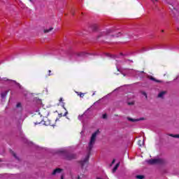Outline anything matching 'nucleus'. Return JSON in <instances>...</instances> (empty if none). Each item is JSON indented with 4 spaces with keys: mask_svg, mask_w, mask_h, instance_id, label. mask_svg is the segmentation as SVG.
I'll use <instances>...</instances> for the list:
<instances>
[{
    "mask_svg": "<svg viewBox=\"0 0 179 179\" xmlns=\"http://www.w3.org/2000/svg\"><path fill=\"white\" fill-rule=\"evenodd\" d=\"M97 135H100L99 129H98L97 131H96L94 133L92 134L88 147L87 148L88 153L85 157V158L84 159V160L80 161V162L82 168V171H83V173L86 171V168L89 164V157H90V151L92 150V149H93V146L94 145V143H96V138L97 137Z\"/></svg>",
    "mask_w": 179,
    "mask_h": 179,
    "instance_id": "nucleus-1",
    "label": "nucleus"
},
{
    "mask_svg": "<svg viewBox=\"0 0 179 179\" xmlns=\"http://www.w3.org/2000/svg\"><path fill=\"white\" fill-rule=\"evenodd\" d=\"M60 153L65 155V158L67 160H72V159H76V155L69 153L66 150H61Z\"/></svg>",
    "mask_w": 179,
    "mask_h": 179,
    "instance_id": "nucleus-2",
    "label": "nucleus"
},
{
    "mask_svg": "<svg viewBox=\"0 0 179 179\" xmlns=\"http://www.w3.org/2000/svg\"><path fill=\"white\" fill-rule=\"evenodd\" d=\"M147 163H148V164H164L166 161L164 159L159 158L148 160Z\"/></svg>",
    "mask_w": 179,
    "mask_h": 179,
    "instance_id": "nucleus-3",
    "label": "nucleus"
},
{
    "mask_svg": "<svg viewBox=\"0 0 179 179\" xmlns=\"http://www.w3.org/2000/svg\"><path fill=\"white\" fill-rule=\"evenodd\" d=\"M36 118H38V121L34 122V125H38L41 122H43L44 119L43 118V117H44V114L39 112L38 113V115H36Z\"/></svg>",
    "mask_w": 179,
    "mask_h": 179,
    "instance_id": "nucleus-4",
    "label": "nucleus"
},
{
    "mask_svg": "<svg viewBox=\"0 0 179 179\" xmlns=\"http://www.w3.org/2000/svg\"><path fill=\"white\" fill-rule=\"evenodd\" d=\"M169 9H171V10H172V12H173V13H176V12L179 13V6H178L176 7V5L171 4L170 6H169Z\"/></svg>",
    "mask_w": 179,
    "mask_h": 179,
    "instance_id": "nucleus-5",
    "label": "nucleus"
},
{
    "mask_svg": "<svg viewBox=\"0 0 179 179\" xmlns=\"http://www.w3.org/2000/svg\"><path fill=\"white\" fill-rule=\"evenodd\" d=\"M61 171H62V169L57 168L53 171L52 173V176H55L56 174H59L61 173Z\"/></svg>",
    "mask_w": 179,
    "mask_h": 179,
    "instance_id": "nucleus-6",
    "label": "nucleus"
},
{
    "mask_svg": "<svg viewBox=\"0 0 179 179\" xmlns=\"http://www.w3.org/2000/svg\"><path fill=\"white\" fill-rule=\"evenodd\" d=\"M76 55L77 57H86V55H87V53H86L85 52H81L76 53Z\"/></svg>",
    "mask_w": 179,
    "mask_h": 179,
    "instance_id": "nucleus-7",
    "label": "nucleus"
},
{
    "mask_svg": "<svg viewBox=\"0 0 179 179\" xmlns=\"http://www.w3.org/2000/svg\"><path fill=\"white\" fill-rule=\"evenodd\" d=\"M127 120L129 121H131V122H136L138 121H141V120H143V119H132L131 117H127Z\"/></svg>",
    "mask_w": 179,
    "mask_h": 179,
    "instance_id": "nucleus-8",
    "label": "nucleus"
},
{
    "mask_svg": "<svg viewBox=\"0 0 179 179\" xmlns=\"http://www.w3.org/2000/svg\"><path fill=\"white\" fill-rule=\"evenodd\" d=\"M105 55L106 57H108L109 58H112L113 59H115V58H117V56H115L114 55H110V53H106Z\"/></svg>",
    "mask_w": 179,
    "mask_h": 179,
    "instance_id": "nucleus-9",
    "label": "nucleus"
},
{
    "mask_svg": "<svg viewBox=\"0 0 179 179\" xmlns=\"http://www.w3.org/2000/svg\"><path fill=\"white\" fill-rule=\"evenodd\" d=\"M8 93H9V90L4 91L3 92L1 93V99H5L6 96L8 95Z\"/></svg>",
    "mask_w": 179,
    "mask_h": 179,
    "instance_id": "nucleus-10",
    "label": "nucleus"
},
{
    "mask_svg": "<svg viewBox=\"0 0 179 179\" xmlns=\"http://www.w3.org/2000/svg\"><path fill=\"white\" fill-rule=\"evenodd\" d=\"M148 78L150 80H153L154 82H157V83H160V80H156V78H155L152 76H150Z\"/></svg>",
    "mask_w": 179,
    "mask_h": 179,
    "instance_id": "nucleus-11",
    "label": "nucleus"
},
{
    "mask_svg": "<svg viewBox=\"0 0 179 179\" xmlns=\"http://www.w3.org/2000/svg\"><path fill=\"white\" fill-rule=\"evenodd\" d=\"M164 94H166V91H162L158 94V97L162 99L163 98V96H164Z\"/></svg>",
    "mask_w": 179,
    "mask_h": 179,
    "instance_id": "nucleus-12",
    "label": "nucleus"
},
{
    "mask_svg": "<svg viewBox=\"0 0 179 179\" xmlns=\"http://www.w3.org/2000/svg\"><path fill=\"white\" fill-rule=\"evenodd\" d=\"M120 167V163H117L113 169V173H115L117 171V169Z\"/></svg>",
    "mask_w": 179,
    "mask_h": 179,
    "instance_id": "nucleus-13",
    "label": "nucleus"
},
{
    "mask_svg": "<svg viewBox=\"0 0 179 179\" xmlns=\"http://www.w3.org/2000/svg\"><path fill=\"white\" fill-rule=\"evenodd\" d=\"M10 153H11V155H13V156L15 159H17V160H19V157H17V156L16 155V153H15V152L10 151Z\"/></svg>",
    "mask_w": 179,
    "mask_h": 179,
    "instance_id": "nucleus-14",
    "label": "nucleus"
},
{
    "mask_svg": "<svg viewBox=\"0 0 179 179\" xmlns=\"http://www.w3.org/2000/svg\"><path fill=\"white\" fill-rule=\"evenodd\" d=\"M42 123L43 125H45L46 127H48V125H52L51 123H50V122H45L44 120Z\"/></svg>",
    "mask_w": 179,
    "mask_h": 179,
    "instance_id": "nucleus-15",
    "label": "nucleus"
},
{
    "mask_svg": "<svg viewBox=\"0 0 179 179\" xmlns=\"http://www.w3.org/2000/svg\"><path fill=\"white\" fill-rule=\"evenodd\" d=\"M54 28L51 27L49 29H45L44 30V33H50V31H51V30H53Z\"/></svg>",
    "mask_w": 179,
    "mask_h": 179,
    "instance_id": "nucleus-16",
    "label": "nucleus"
},
{
    "mask_svg": "<svg viewBox=\"0 0 179 179\" xmlns=\"http://www.w3.org/2000/svg\"><path fill=\"white\" fill-rule=\"evenodd\" d=\"M169 136H172V138H179V134H170Z\"/></svg>",
    "mask_w": 179,
    "mask_h": 179,
    "instance_id": "nucleus-17",
    "label": "nucleus"
},
{
    "mask_svg": "<svg viewBox=\"0 0 179 179\" xmlns=\"http://www.w3.org/2000/svg\"><path fill=\"white\" fill-rule=\"evenodd\" d=\"M136 178H138V179H144L145 176L138 175V176H136Z\"/></svg>",
    "mask_w": 179,
    "mask_h": 179,
    "instance_id": "nucleus-18",
    "label": "nucleus"
},
{
    "mask_svg": "<svg viewBox=\"0 0 179 179\" xmlns=\"http://www.w3.org/2000/svg\"><path fill=\"white\" fill-rule=\"evenodd\" d=\"M83 177H84L83 174V175H78L76 179H82V178H83Z\"/></svg>",
    "mask_w": 179,
    "mask_h": 179,
    "instance_id": "nucleus-19",
    "label": "nucleus"
},
{
    "mask_svg": "<svg viewBox=\"0 0 179 179\" xmlns=\"http://www.w3.org/2000/svg\"><path fill=\"white\" fill-rule=\"evenodd\" d=\"M83 117V115H79L78 118V120H79L80 121H82V117Z\"/></svg>",
    "mask_w": 179,
    "mask_h": 179,
    "instance_id": "nucleus-20",
    "label": "nucleus"
},
{
    "mask_svg": "<svg viewBox=\"0 0 179 179\" xmlns=\"http://www.w3.org/2000/svg\"><path fill=\"white\" fill-rule=\"evenodd\" d=\"M142 94H143V96H145L146 99L148 98V94H146V92H143Z\"/></svg>",
    "mask_w": 179,
    "mask_h": 179,
    "instance_id": "nucleus-21",
    "label": "nucleus"
},
{
    "mask_svg": "<svg viewBox=\"0 0 179 179\" xmlns=\"http://www.w3.org/2000/svg\"><path fill=\"white\" fill-rule=\"evenodd\" d=\"M102 118H103V120H106L107 118V114H103L102 115Z\"/></svg>",
    "mask_w": 179,
    "mask_h": 179,
    "instance_id": "nucleus-22",
    "label": "nucleus"
},
{
    "mask_svg": "<svg viewBox=\"0 0 179 179\" xmlns=\"http://www.w3.org/2000/svg\"><path fill=\"white\" fill-rule=\"evenodd\" d=\"M158 0H151V1L152 2V3H154V5H156V2H157Z\"/></svg>",
    "mask_w": 179,
    "mask_h": 179,
    "instance_id": "nucleus-23",
    "label": "nucleus"
},
{
    "mask_svg": "<svg viewBox=\"0 0 179 179\" xmlns=\"http://www.w3.org/2000/svg\"><path fill=\"white\" fill-rule=\"evenodd\" d=\"M19 107H22V103H18L17 104V108H19Z\"/></svg>",
    "mask_w": 179,
    "mask_h": 179,
    "instance_id": "nucleus-24",
    "label": "nucleus"
},
{
    "mask_svg": "<svg viewBox=\"0 0 179 179\" xmlns=\"http://www.w3.org/2000/svg\"><path fill=\"white\" fill-rule=\"evenodd\" d=\"M84 96H85V94H83V93H81V94H80V97H81V98H83Z\"/></svg>",
    "mask_w": 179,
    "mask_h": 179,
    "instance_id": "nucleus-25",
    "label": "nucleus"
},
{
    "mask_svg": "<svg viewBox=\"0 0 179 179\" xmlns=\"http://www.w3.org/2000/svg\"><path fill=\"white\" fill-rule=\"evenodd\" d=\"M128 104H129V106H132V105H134V102H129Z\"/></svg>",
    "mask_w": 179,
    "mask_h": 179,
    "instance_id": "nucleus-26",
    "label": "nucleus"
},
{
    "mask_svg": "<svg viewBox=\"0 0 179 179\" xmlns=\"http://www.w3.org/2000/svg\"><path fill=\"white\" fill-rule=\"evenodd\" d=\"M66 115H68V111H66L64 115V117H66Z\"/></svg>",
    "mask_w": 179,
    "mask_h": 179,
    "instance_id": "nucleus-27",
    "label": "nucleus"
},
{
    "mask_svg": "<svg viewBox=\"0 0 179 179\" xmlns=\"http://www.w3.org/2000/svg\"><path fill=\"white\" fill-rule=\"evenodd\" d=\"M115 163V159H113V161H112V164H114Z\"/></svg>",
    "mask_w": 179,
    "mask_h": 179,
    "instance_id": "nucleus-28",
    "label": "nucleus"
},
{
    "mask_svg": "<svg viewBox=\"0 0 179 179\" xmlns=\"http://www.w3.org/2000/svg\"><path fill=\"white\" fill-rule=\"evenodd\" d=\"M17 85L18 86H20V89H22V87L20 86V84L17 83Z\"/></svg>",
    "mask_w": 179,
    "mask_h": 179,
    "instance_id": "nucleus-29",
    "label": "nucleus"
},
{
    "mask_svg": "<svg viewBox=\"0 0 179 179\" xmlns=\"http://www.w3.org/2000/svg\"><path fill=\"white\" fill-rule=\"evenodd\" d=\"M62 107H63V108H64V110H66V108H65V106H64V105H63Z\"/></svg>",
    "mask_w": 179,
    "mask_h": 179,
    "instance_id": "nucleus-30",
    "label": "nucleus"
},
{
    "mask_svg": "<svg viewBox=\"0 0 179 179\" xmlns=\"http://www.w3.org/2000/svg\"><path fill=\"white\" fill-rule=\"evenodd\" d=\"M59 117H62V113L59 114Z\"/></svg>",
    "mask_w": 179,
    "mask_h": 179,
    "instance_id": "nucleus-31",
    "label": "nucleus"
},
{
    "mask_svg": "<svg viewBox=\"0 0 179 179\" xmlns=\"http://www.w3.org/2000/svg\"><path fill=\"white\" fill-rule=\"evenodd\" d=\"M59 101H62V98H60Z\"/></svg>",
    "mask_w": 179,
    "mask_h": 179,
    "instance_id": "nucleus-32",
    "label": "nucleus"
},
{
    "mask_svg": "<svg viewBox=\"0 0 179 179\" xmlns=\"http://www.w3.org/2000/svg\"><path fill=\"white\" fill-rule=\"evenodd\" d=\"M108 33H111V30H109V31H108Z\"/></svg>",
    "mask_w": 179,
    "mask_h": 179,
    "instance_id": "nucleus-33",
    "label": "nucleus"
},
{
    "mask_svg": "<svg viewBox=\"0 0 179 179\" xmlns=\"http://www.w3.org/2000/svg\"><path fill=\"white\" fill-rule=\"evenodd\" d=\"M143 51H146V49L143 48Z\"/></svg>",
    "mask_w": 179,
    "mask_h": 179,
    "instance_id": "nucleus-34",
    "label": "nucleus"
},
{
    "mask_svg": "<svg viewBox=\"0 0 179 179\" xmlns=\"http://www.w3.org/2000/svg\"><path fill=\"white\" fill-rule=\"evenodd\" d=\"M94 94H96V92H94L93 94H92V96H94Z\"/></svg>",
    "mask_w": 179,
    "mask_h": 179,
    "instance_id": "nucleus-35",
    "label": "nucleus"
},
{
    "mask_svg": "<svg viewBox=\"0 0 179 179\" xmlns=\"http://www.w3.org/2000/svg\"><path fill=\"white\" fill-rule=\"evenodd\" d=\"M61 179H64V176H62Z\"/></svg>",
    "mask_w": 179,
    "mask_h": 179,
    "instance_id": "nucleus-36",
    "label": "nucleus"
},
{
    "mask_svg": "<svg viewBox=\"0 0 179 179\" xmlns=\"http://www.w3.org/2000/svg\"><path fill=\"white\" fill-rule=\"evenodd\" d=\"M3 80H8L6 78H3Z\"/></svg>",
    "mask_w": 179,
    "mask_h": 179,
    "instance_id": "nucleus-37",
    "label": "nucleus"
},
{
    "mask_svg": "<svg viewBox=\"0 0 179 179\" xmlns=\"http://www.w3.org/2000/svg\"><path fill=\"white\" fill-rule=\"evenodd\" d=\"M49 73H51V71H50V70H49Z\"/></svg>",
    "mask_w": 179,
    "mask_h": 179,
    "instance_id": "nucleus-38",
    "label": "nucleus"
},
{
    "mask_svg": "<svg viewBox=\"0 0 179 179\" xmlns=\"http://www.w3.org/2000/svg\"><path fill=\"white\" fill-rule=\"evenodd\" d=\"M122 73V75H124V76H125V74H124L123 73Z\"/></svg>",
    "mask_w": 179,
    "mask_h": 179,
    "instance_id": "nucleus-39",
    "label": "nucleus"
},
{
    "mask_svg": "<svg viewBox=\"0 0 179 179\" xmlns=\"http://www.w3.org/2000/svg\"><path fill=\"white\" fill-rule=\"evenodd\" d=\"M131 62H134V61H131Z\"/></svg>",
    "mask_w": 179,
    "mask_h": 179,
    "instance_id": "nucleus-40",
    "label": "nucleus"
},
{
    "mask_svg": "<svg viewBox=\"0 0 179 179\" xmlns=\"http://www.w3.org/2000/svg\"><path fill=\"white\" fill-rule=\"evenodd\" d=\"M0 80H2V79L0 78Z\"/></svg>",
    "mask_w": 179,
    "mask_h": 179,
    "instance_id": "nucleus-41",
    "label": "nucleus"
},
{
    "mask_svg": "<svg viewBox=\"0 0 179 179\" xmlns=\"http://www.w3.org/2000/svg\"><path fill=\"white\" fill-rule=\"evenodd\" d=\"M31 2V0H29Z\"/></svg>",
    "mask_w": 179,
    "mask_h": 179,
    "instance_id": "nucleus-42",
    "label": "nucleus"
},
{
    "mask_svg": "<svg viewBox=\"0 0 179 179\" xmlns=\"http://www.w3.org/2000/svg\"><path fill=\"white\" fill-rule=\"evenodd\" d=\"M0 162H1V159H0Z\"/></svg>",
    "mask_w": 179,
    "mask_h": 179,
    "instance_id": "nucleus-43",
    "label": "nucleus"
}]
</instances>
